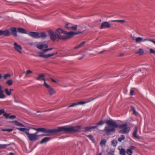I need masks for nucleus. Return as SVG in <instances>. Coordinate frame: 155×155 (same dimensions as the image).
I'll list each match as a JSON object with an SVG mask.
<instances>
[{
  "mask_svg": "<svg viewBox=\"0 0 155 155\" xmlns=\"http://www.w3.org/2000/svg\"><path fill=\"white\" fill-rule=\"evenodd\" d=\"M28 34L34 38H39V33L37 32H31L28 33Z\"/></svg>",
  "mask_w": 155,
  "mask_h": 155,
  "instance_id": "11",
  "label": "nucleus"
},
{
  "mask_svg": "<svg viewBox=\"0 0 155 155\" xmlns=\"http://www.w3.org/2000/svg\"><path fill=\"white\" fill-rule=\"evenodd\" d=\"M29 140L32 141H35L38 139V132L34 134H30L29 132L27 134Z\"/></svg>",
  "mask_w": 155,
  "mask_h": 155,
  "instance_id": "6",
  "label": "nucleus"
},
{
  "mask_svg": "<svg viewBox=\"0 0 155 155\" xmlns=\"http://www.w3.org/2000/svg\"><path fill=\"white\" fill-rule=\"evenodd\" d=\"M69 28H71V30H76L77 28V26L76 25L73 26L71 25V27H70Z\"/></svg>",
  "mask_w": 155,
  "mask_h": 155,
  "instance_id": "36",
  "label": "nucleus"
},
{
  "mask_svg": "<svg viewBox=\"0 0 155 155\" xmlns=\"http://www.w3.org/2000/svg\"><path fill=\"white\" fill-rule=\"evenodd\" d=\"M50 139L49 137H45L43 138L41 141L40 143L42 144L47 142Z\"/></svg>",
  "mask_w": 155,
  "mask_h": 155,
  "instance_id": "24",
  "label": "nucleus"
},
{
  "mask_svg": "<svg viewBox=\"0 0 155 155\" xmlns=\"http://www.w3.org/2000/svg\"><path fill=\"white\" fill-rule=\"evenodd\" d=\"M131 37L133 40H135L136 38L134 36L131 35Z\"/></svg>",
  "mask_w": 155,
  "mask_h": 155,
  "instance_id": "54",
  "label": "nucleus"
},
{
  "mask_svg": "<svg viewBox=\"0 0 155 155\" xmlns=\"http://www.w3.org/2000/svg\"><path fill=\"white\" fill-rule=\"evenodd\" d=\"M53 49V48H50L47 49V51H49L52 50V49Z\"/></svg>",
  "mask_w": 155,
  "mask_h": 155,
  "instance_id": "57",
  "label": "nucleus"
},
{
  "mask_svg": "<svg viewBox=\"0 0 155 155\" xmlns=\"http://www.w3.org/2000/svg\"><path fill=\"white\" fill-rule=\"evenodd\" d=\"M10 144H0V148L4 149L10 145Z\"/></svg>",
  "mask_w": 155,
  "mask_h": 155,
  "instance_id": "29",
  "label": "nucleus"
},
{
  "mask_svg": "<svg viewBox=\"0 0 155 155\" xmlns=\"http://www.w3.org/2000/svg\"><path fill=\"white\" fill-rule=\"evenodd\" d=\"M78 105V103H73L72 104L68 106V108H70L72 107H73L75 106H76Z\"/></svg>",
  "mask_w": 155,
  "mask_h": 155,
  "instance_id": "41",
  "label": "nucleus"
},
{
  "mask_svg": "<svg viewBox=\"0 0 155 155\" xmlns=\"http://www.w3.org/2000/svg\"><path fill=\"white\" fill-rule=\"evenodd\" d=\"M86 42V41H84L81 42V43H80L79 44L77 45L74 48L76 49H78L79 48H81L83 46L84 44H85Z\"/></svg>",
  "mask_w": 155,
  "mask_h": 155,
  "instance_id": "21",
  "label": "nucleus"
},
{
  "mask_svg": "<svg viewBox=\"0 0 155 155\" xmlns=\"http://www.w3.org/2000/svg\"><path fill=\"white\" fill-rule=\"evenodd\" d=\"M105 123V121L104 122L102 120H101L99 123L96 124V125L95 126H97V128L98 126H101L104 124Z\"/></svg>",
  "mask_w": 155,
  "mask_h": 155,
  "instance_id": "28",
  "label": "nucleus"
},
{
  "mask_svg": "<svg viewBox=\"0 0 155 155\" xmlns=\"http://www.w3.org/2000/svg\"><path fill=\"white\" fill-rule=\"evenodd\" d=\"M17 129L20 131L25 132L26 134H28V132H29V130L25 128H17Z\"/></svg>",
  "mask_w": 155,
  "mask_h": 155,
  "instance_id": "20",
  "label": "nucleus"
},
{
  "mask_svg": "<svg viewBox=\"0 0 155 155\" xmlns=\"http://www.w3.org/2000/svg\"><path fill=\"white\" fill-rule=\"evenodd\" d=\"M114 151L112 150H110L108 152L107 155H114Z\"/></svg>",
  "mask_w": 155,
  "mask_h": 155,
  "instance_id": "43",
  "label": "nucleus"
},
{
  "mask_svg": "<svg viewBox=\"0 0 155 155\" xmlns=\"http://www.w3.org/2000/svg\"><path fill=\"white\" fill-rule=\"evenodd\" d=\"M16 118V116L15 115H11L9 116V118L10 119H14Z\"/></svg>",
  "mask_w": 155,
  "mask_h": 155,
  "instance_id": "48",
  "label": "nucleus"
},
{
  "mask_svg": "<svg viewBox=\"0 0 155 155\" xmlns=\"http://www.w3.org/2000/svg\"><path fill=\"white\" fill-rule=\"evenodd\" d=\"M110 25L108 22H104L102 23L101 25L100 28H109L110 27Z\"/></svg>",
  "mask_w": 155,
  "mask_h": 155,
  "instance_id": "12",
  "label": "nucleus"
},
{
  "mask_svg": "<svg viewBox=\"0 0 155 155\" xmlns=\"http://www.w3.org/2000/svg\"><path fill=\"white\" fill-rule=\"evenodd\" d=\"M4 91L7 96H10L11 94V93L8 88H6Z\"/></svg>",
  "mask_w": 155,
  "mask_h": 155,
  "instance_id": "27",
  "label": "nucleus"
},
{
  "mask_svg": "<svg viewBox=\"0 0 155 155\" xmlns=\"http://www.w3.org/2000/svg\"><path fill=\"white\" fill-rule=\"evenodd\" d=\"M13 82L11 80H9L7 81L6 83L8 84L9 86H10L12 84Z\"/></svg>",
  "mask_w": 155,
  "mask_h": 155,
  "instance_id": "39",
  "label": "nucleus"
},
{
  "mask_svg": "<svg viewBox=\"0 0 155 155\" xmlns=\"http://www.w3.org/2000/svg\"><path fill=\"white\" fill-rule=\"evenodd\" d=\"M58 54L57 52L55 53H52L51 54H45L42 51L40 52L39 53L38 56L40 57H43L44 58H48L52 56H54L55 54Z\"/></svg>",
  "mask_w": 155,
  "mask_h": 155,
  "instance_id": "7",
  "label": "nucleus"
},
{
  "mask_svg": "<svg viewBox=\"0 0 155 155\" xmlns=\"http://www.w3.org/2000/svg\"><path fill=\"white\" fill-rule=\"evenodd\" d=\"M126 151L124 148L121 149L120 151V153L121 155H126Z\"/></svg>",
  "mask_w": 155,
  "mask_h": 155,
  "instance_id": "30",
  "label": "nucleus"
},
{
  "mask_svg": "<svg viewBox=\"0 0 155 155\" xmlns=\"http://www.w3.org/2000/svg\"><path fill=\"white\" fill-rule=\"evenodd\" d=\"M144 53L143 50V49L140 48L138 51L136 52V54H138L140 55H141L143 54Z\"/></svg>",
  "mask_w": 155,
  "mask_h": 155,
  "instance_id": "26",
  "label": "nucleus"
},
{
  "mask_svg": "<svg viewBox=\"0 0 155 155\" xmlns=\"http://www.w3.org/2000/svg\"><path fill=\"white\" fill-rule=\"evenodd\" d=\"M1 130L3 131H7L8 132H10L12 131L13 130V129H2Z\"/></svg>",
  "mask_w": 155,
  "mask_h": 155,
  "instance_id": "33",
  "label": "nucleus"
},
{
  "mask_svg": "<svg viewBox=\"0 0 155 155\" xmlns=\"http://www.w3.org/2000/svg\"><path fill=\"white\" fill-rule=\"evenodd\" d=\"M39 38H45L47 37V35L44 32H41L39 33Z\"/></svg>",
  "mask_w": 155,
  "mask_h": 155,
  "instance_id": "22",
  "label": "nucleus"
},
{
  "mask_svg": "<svg viewBox=\"0 0 155 155\" xmlns=\"http://www.w3.org/2000/svg\"><path fill=\"white\" fill-rule=\"evenodd\" d=\"M42 51L43 52V53H44L46 52H47V51H47V49H44V50Z\"/></svg>",
  "mask_w": 155,
  "mask_h": 155,
  "instance_id": "56",
  "label": "nucleus"
},
{
  "mask_svg": "<svg viewBox=\"0 0 155 155\" xmlns=\"http://www.w3.org/2000/svg\"><path fill=\"white\" fill-rule=\"evenodd\" d=\"M45 76L43 74H41L39 75L38 77H36V79L37 80H40L41 79L43 80L44 81V84L45 86L46 87H48V84H47L45 80Z\"/></svg>",
  "mask_w": 155,
  "mask_h": 155,
  "instance_id": "10",
  "label": "nucleus"
},
{
  "mask_svg": "<svg viewBox=\"0 0 155 155\" xmlns=\"http://www.w3.org/2000/svg\"><path fill=\"white\" fill-rule=\"evenodd\" d=\"M14 101L15 102H18V101L17 100H16L15 99L14 100Z\"/></svg>",
  "mask_w": 155,
  "mask_h": 155,
  "instance_id": "60",
  "label": "nucleus"
},
{
  "mask_svg": "<svg viewBox=\"0 0 155 155\" xmlns=\"http://www.w3.org/2000/svg\"><path fill=\"white\" fill-rule=\"evenodd\" d=\"M2 77V74H0V78H1Z\"/></svg>",
  "mask_w": 155,
  "mask_h": 155,
  "instance_id": "62",
  "label": "nucleus"
},
{
  "mask_svg": "<svg viewBox=\"0 0 155 155\" xmlns=\"http://www.w3.org/2000/svg\"><path fill=\"white\" fill-rule=\"evenodd\" d=\"M10 76V75L9 74H5L3 76V78L5 79H6L7 78Z\"/></svg>",
  "mask_w": 155,
  "mask_h": 155,
  "instance_id": "44",
  "label": "nucleus"
},
{
  "mask_svg": "<svg viewBox=\"0 0 155 155\" xmlns=\"http://www.w3.org/2000/svg\"><path fill=\"white\" fill-rule=\"evenodd\" d=\"M120 128L122 129L120 130L119 132L122 134L128 133L129 131V129L127 127V124H123L119 126Z\"/></svg>",
  "mask_w": 155,
  "mask_h": 155,
  "instance_id": "5",
  "label": "nucleus"
},
{
  "mask_svg": "<svg viewBox=\"0 0 155 155\" xmlns=\"http://www.w3.org/2000/svg\"><path fill=\"white\" fill-rule=\"evenodd\" d=\"M14 49L20 53H22V48L21 46L18 45L16 42L14 44Z\"/></svg>",
  "mask_w": 155,
  "mask_h": 155,
  "instance_id": "8",
  "label": "nucleus"
},
{
  "mask_svg": "<svg viewBox=\"0 0 155 155\" xmlns=\"http://www.w3.org/2000/svg\"><path fill=\"white\" fill-rule=\"evenodd\" d=\"M125 138V136L124 135H122L120 137L118 138V140L119 142H121L122 140L124 139Z\"/></svg>",
  "mask_w": 155,
  "mask_h": 155,
  "instance_id": "35",
  "label": "nucleus"
},
{
  "mask_svg": "<svg viewBox=\"0 0 155 155\" xmlns=\"http://www.w3.org/2000/svg\"><path fill=\"white\" fill-rule=\"evenodd\" d=\"M98 155H101V153H100Z\"/></svg>",
  "mask_w": 155,
  "mask_h": 155,
  "instance_id": "64",
  "label": "nucleus"
},
{
  "mask_svg": "<svg viewBox=\"0 0 155 155\" xmlns=\"http://www.w3.org/2000/svg\"><path fill=\"white\" fill-rule=\"evenodd\" d=\"M81 32L73 31L67 32L60 28H58L56 30L55 34L51 30H49L48 31V33L52 41H55L57 38L62 40L67 39L70 38L73 35H77Z\"/></svg>",
  "mask_w": 155,
  "mask_h": 155,
  "instance_id": "1",
  "label": "nucleus"
},
{
  "mask_svg": "<svg viewBox=\"0 0 155 155\" xmlns=\"http://www.w3.org/2000/svg\"><path fill=\"white\" fill-rule=\"evenodd\" d=\"M37 47L39 49L41 50L43 48V44L41 45H36Z\"/></svg>",
  "mask_w": 155,
  "mask_h": 155,
  "instance_id": "37",
  "label": "nucleus"
},
{
  "mask_svg": "<svg viewBox=\"0 0 155 155\" xmlns=\"http://www.w3.org/2000/svg\"><path fill=\"white\" fill-rule=\"evenodd\" d=\"M43 47L46 48H47L48 45L47 44H43Z\"/></svg>",
  "mask_w": 155,
  "mask_h": 155,
  "instance_id": "52",
  "label": "nucleus"
},
{
  "mask_svg": "<svg viewBox=\"0 0 155 155\" xmlns=\"http://www.w3.org/2000/svg\"><path fill=\"white\" fill-rule=\"evenodd\" d=\"M134 91L132 89L130 90V94L131 95H133L134 94Z\"/></svg>",
  "mask_w": 155,
  "mask_h": 155,
  "instance_id": "49",
  "label": "nucleus"
},
{
  "mask_svg": "<svg viewBox=\"0 0 155 155\" xmlns=\"http://www.w3.org/2000/svg\"><path fill=\"white\" fill-rule=\"evenodd\" d=\"M150 52L151 53H152L154 54H155V51L152 49H150Z\"/></svg>",
  "mask_w": 155,
  "mask_h": 155,
  "instance_id": "47",
  "label": "nucleus"
},
{
  "mask_svg": "<svg viewBox=\"0 0 155 155\" xmlns=\"http://www.w3.org/2000/svg\"><path fill=\"white\" fill-rule=\"evenodd\" d=\"M106 143V140L105 139H103L101 140L100 142V144L101 146H103L105 145Z\"/></svg>",
  "mask_w": 155,
  "mask_h": 155,
  "instance_id": "32",
  "label": "nucleus"
},
{
  "mask_svg": "<svg viewBox=\"0 0 155 155\" xmlns=\"http://www.w3.org/2000/svg\"><path fill=\"white\" fill-rule=\"evenodd\" d=\"M86 102L84 101H80L78 103V105L83 104H85Z\"/></svg>",
  "mask_w": 155,
  "mask_h": 155,
  "instance_id": "46",
  "label": "nucleus"
},
{
  "mask_svg": "<svg viewBox=\"0 0 155 155\" xmlns=\"http://www.w3.org/2000/svg\"><path fill=\"white\" fill-rule=\"evenodd\" d=\"M117 140H114L111 141V143L112 146L115 147L117 144Z\"/></svg>",
  "mask_w": 155,
  "mask_h": 155,
  "instance_id": "31",
  "label": "nucleus"
},
{
  "mask_svg": "<svg viewBox=\"0 0 155 155\" xmlns=\"http://www.w3.org/2000/svg\"><path fill=\"white\" fill-rule=\"evenodd\" d=\"M6 97L3 93V91L2 89V86L0 85V98L3 99L5 98Z\"/></svg>",
  "mask_w": 155,
  "mask_h": 155,
  "instance_id": "19",
  "label": "nucleus"
},
{
  "mask_svg": "<svg viewBox=\"0 0 155 155\" xmlns=\"http://www.w3.org/2000/svg\"><path fill=\"white\" fill-rule=\"evenodd\" d=\"M67 128H71V130L70 131H64L65 133L68 132H78L81 131L87 132L90 131V130L93 129L97 128V126H91V127H85L84 130L81 126H77L75 127H68L67 126H64Z\"/></svg>",
  "mask_w": 155,
  "mask_h": 155,
  "instance_id": "4",
  "label": "nucleus"
},
{
  "mask_svg": "<svg viewBox=\"0 0 155 155\" xmlns=\"http://www.w3.org/2000/svg\"><path fill=\"white\" fill-rule=\"evenodd\" d=\"M105 123L107 125L103 130L107 135L111 134V133L115 131V128L118 127L119 125L112 120H107Z\"/></svg>",
  "mask_w": 155,
  "mask_h": 155,
  "instance_id": "2",
  "label": "nucleus"
},
{
  "mask_svg": "<svg viewBox=\"0 0 155 155\" xmlns=\"http://www.w3.org/2000/svg\"><path fill=\"white\" fill-rule=\"evenodd\" d=\"M16 29V28L15 27L11 28L10 29V31L11 32V34L15 37H16L17 35Z\"/></svg>",
  "mask_w": 155,
  "mask_h": 155,
  "instance_id": "13",
  "label": "nucleus"
},
{
  "mask_svg": "<svg viewBox=\"0 0 155 155\" xmlns=\"http://www.w3.org/2000/svg\"><path fill=\"white\" fill-rule=\"evenodd\" d=\"M51 81L53 82H55V83H57V81H55V80L52 79H51Z\"/></svg>",
  "mask_w": 155,
  "mask_h": 155,
  "instance_id": "55",
  "label": "nucleus"
},
{
  "mask_svg": "<svg viewBox=\"0 0 155 155\" xmlns=\"http://www.w3.org/2000/svg\"><path fill=\"white\" fill-rule=\"evenodd\" d=\"M83 58V57H81V58H79V60Z\"/></svg>",
  "mask_w": 155,
  "mask_h": 155,
  "instance_id": "63",
  "label": "nucleus"
},
{
  "mask_svg": "<svg viewBox=\"0 0 155 155\" xmlns=\"http://www.w3.org/2000/svg\"><path fill=\"white\" fill-rule=\"evenodd\" d=\"M32 71H31L30 70H28L24 72V73L25 74H26V75H27L29 74L32 73Z\"/></svg>",
  "mask_w": 155,
  "mask_h": 155,
  "instance_id": "40",
  "label": "nucleus"
},
{
  "mask_svg": "<svg viewBox=\"0 0 155 155\" xmlns=\"http://www.w3.org/2000/svg\"><path fill=\"white\" fill-rule=\"evenodd\" d=\"M18 31L20 33L22 34H27L26 30L21 28H19L17 29Z\"/></svg>",
  "mask_w": 155,
  "mask_h": 155,
  "instance_id": "18",
  "label": "nucleus"
},
{
  "mask_svg": "<svg viewBox=\"0 0 155 155\" xmlns=\"http://www.w3.org/2000/svg\"><path fill=\"white\" fill-rule=\"evenodd\" d=\"M88 137L91 140H93V138L92 135H89L88 136Z\"/></svg>",
  "mask_w": 155,
  "mask_h": 155,
  "instance_id": "51",
  "label": "nucleus"
},
{
  "mask_svg": "<svg viewBox=\"0 0 155 155\" xmlns=\"http://www.w3.org/2000/svg\"><path fill=\"white\" fill-rule=\"evenodd\" d=\"M71 24L68 23L65 25V27L68 30H71V28H70L69 27H71Z\"/></svg>",
  "mask_w": 155,
  "mask_h": 155,
  "instance_id": "34",
  "label": "nucleus"
},
{
  "mask_svg": "<svg viewBox=\"0 0 155 155\" xmlns=\"http://www.w3.org/2000/svg\"><path fill=\"white\" fill-rule=\"evenodd\" d=\"M137 127H135V129L133 133V136L137 139H139L140 138V136L137 135Z\"/></svg>",
  "mask_w": 155,
  "mask_h": 155,
  "instance_id": "17",
  "label": "nucleus"
},
{
  "mask_svg": "<svg viewBox=\"0 0 155 155\" xmlns=\"http://www.w3.org/2000/svg\"><path fill=\"white\" fill-rule=\"evenodd\" d=\"M48 86V87H46L48 88L49 93V94L50 96H51L55 93V91L52 87H50L49 85Z\"/></svg>",
  "mask_w": 155,
  "mask_h": 155,
  "instance_id": "15",
  "label": "nucleus"
},
{
  "mask_svg": "<svg viewBox=\"0 0 155 155\" xmlns=\"http://www.w3.org/2000/svg\"><path fill=\"white\" fill-rule=\"evenodd\" d=\"M9 91L11 92H11L14 90L13 89H10L9 90Z\"/></svg>",
  "mask_w": 155,
  "mask_h": 155,
  "instance_id": "59",
  "label": "nucleus"
},
{
  "mask_svg": "<svg viewBox=\"0 0 155 155\" xmlns=\"http://www.w3.org/2000/svg\"><path fill=\"white\" fill-rule=\"evenodd\" d=\"M9 155H14V154L12 152H10L9 153Z\"/></svg>",
  "mask_w": 155,
  "mask_h": 155,
  "instance_id": "58",
  "label": "nucleus"
},
{
  "mask_svg": "<svg viewBox=\"0 0 155 155\" xmlns=\"http://www.w3.org/2000/svg\"><path fill=\"white\" fill-rule=\"evenodd\" d=\"M11 35V32L8 29H6L4 31L0 30V36L3 35L5 36H9Z\"/></svg>",
  "mask_w": 155,
  "mask_h": 155,
  "instance_id": "9",
  "label": "nucleus"
},
{
  "mask_svg": "<svg viewBox=\"0 0 155 155\" xmlns=\"http://www.w3.org/2000/svg\"><path fill=\"white\" fill-rule=\"evenodd\" d=\"M148 41L151 42H152L155 45V41L151 39H149L148 40Z\"/></svg>",
  "mask_w": 155,
  "mask_h": 155,
  "instance_id": "50",
  "label": "nucleus"
},
{
  "mask_svg": "<svg viewBox=\"0 0 155 155\" xmlns=\"http://www.w3.org/2000/svg\"><path fill=\"white\" fill-rule=\"evenodd\" d=\"M135 147L134 146H131L127 150V153L129 155H131L133 153V150Z\"/></svg>",
  "mask_w": 155,
  "mask_h": 155,
  "instance_id": "14",
  "label": "nucleus"
},
{
  "mask_svg": "<svg viewBox=\"0 0 155 155\" xmlns=\"http://www.w3.org/2000/svg\"><path fill=\"white\" fill-rule=\"evenodd\" d=\"M10 114H7L6 113H4L3 116L6 119L9 118V115Z\"/></svg>",
  "mask_w": 155,
  "mask_h": 155,
  "instance_id": "38",
  "label": "nucleus"
},
{
  "mask_svg": "<svg viewBox=\"0 0 155 155\" xmlns=\"http://www.w3.org/2000/svg\"><path fill=\"white\" fill-rule=\"evenodd\" d=\"M5 110L4 109H2L0 110V115H2L3 113H5Z\"/></svg>",
  "mask_w": 155,
  "mask_h": 155,
  "instance_id": "45",
  "label": "nucleus"
},
{
  "mask_svg": "<svg viewBox=\"0 0 155 155\" xmlns=\"http://www.w3.org/2000/svg\"><path fill=\"white\" fill-rule=\"evenodd\" d=\"M12 123H15V124L17 126H21L22 127H24L25 126L24 125L18 122L17 121H12Z\"/></svg>",
  "mask_w": 155,
  "mask_h": 155,
  "instance_id": "23",
  "label": "nucleus"
},
{
  "mask_svg": "<svg viewBox=\"0 0 155 155\" xmlns=\"http://www.w3.org/2000/svg\"><path fill=\"white\" fill-rule=\"evenodd\" d=\"M101 51L100 52V54H101V53H102L103 52H104V51Z\"/></svg>",
  "mask_w": 155,
  "mask_h": 155,
  "instance_id": "61",
  "label": "nucleus"
},
{
  "mask_svg": "<svg viewBox=\"0 0 155 155\" xmlns=\"http://www.w3.org/2000/svg\"><path fill=\"white\" fill-rule=\"evenodd\" d=\"M132 109L133 111V114L136 116L138 115V112L136 111L134 107H132Z\"/></svg>",
  "mask_w": 155,
  "mask_h": 155,
  "instance_id": "42",
  "label": "nucleus"
},
{
  "mask_svg": "<svg viewBox=\"0 0 155 155\" xmlns=\"http://www.w3.org/2000/svg\"><path fill=\"white\" fill-rule=\"evenodd\" d=\"M148 40L149 39H145L143 40V38H142L138 37L135 38V41L136 43H139L141 42H143L148 41Z\"/></svg>",
  "mask_w": 155,
  "mask_h": 155,
  "instance_id": "16",
  "label": "nucleus"
},
{
  "mask_svg": "<svg viewBox=\"0 0 155 155\" xmlns=\"http://www.w3.org/2000/svg\"><path fill=\"white\" fill-rule=\"evenodd\" d=\"M124 54L123 53H120L119 55V56L120 57H122L124 56Z\"/></svg>",
  "mask_w": 155,
  "mask_h": 155,
  "instance_id": "53",
  "label": "nucleus"
},
{
  "mask_svg": "<svg viewBox=\"0 0 155 155\" xmlns=\"http://www.w3.org/2000/svg\"><path fill=\"white\" fill-rule=\"evenodd\" d=\"M110 22H118L121 23H123L125 22L124 20H113L110 21Z\"/></svg>",
  "mask_w": 155,
  "mask_h": 155,
  "instance_id": "25",
  "label": "nucleus"
},
{
  "mask_svg": "<svg viewBox=\"0 0 155 155\" xmlns=\"http://www.w3.org/2000/svg\"><path fill=\"white\" fill-rule=\"evenodd\" d=\"M32 129L37 130L38 132H42L50 134L55 133L61 131L64 132V131H70L71 130V128H67L64 126L58 127L56 129H47L44 128H33Z\"/></svg>",
  "mask_w": 155,
  "mask_h": 155,
  "instance_id": "3",
  "label": "nucleus"
}]
</instances>
